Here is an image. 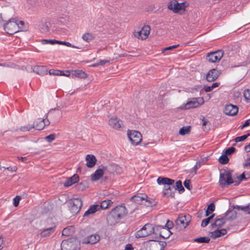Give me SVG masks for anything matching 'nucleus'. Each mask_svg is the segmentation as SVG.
Returning <instances> with one entry per match:
<instances>
[{"instance_id": "obj_3", "label": "nucleus", "mask_w": 250, "mask_h": 250, "mask_svg": "<svg viewBox=\"0 0 250 250\" xmlns=\"http://www.w3.org/2000/svg\"><path fill=\"white\" fill-rule=\"evenodd\" d=\"M20 27L18 20L16 18L10 19L3 25L4 30L10 35L14 34L19 31Z\"/></svg>"}, {"instance_id": "obj_58", "label": "nucleus", "mask_w": 250, "mask_h": 250, "mask_svg": "<svg viewBox=\"0 0 250 250\" xmlns=\"http://www.w3.org/2000/svg\"><path fill=\"white\" fill-rule=\"evenodd\" d=\"M184 185L186 188L190 190L191 188V186H190V180H186L184 182Z\"/></svg>"}, {"instance_id": "obj_62", "label": "nucleus", "mask_w": 250, "mask_h": 250, "mask_svg": "<svg viewBox=\"0 0 250 250\" xmlns=\"http://www.w3.org/2000/svg\"><path fill=\"white\" fill-rule=\"evenodd\" d=\"M250 178V175H248V177H246L244 172L241 174L238 177V179L240 181H242L244 180H247Z\"/></svg>"}, {"instance_id": "obj_45", "label": "nucleus", "mask_w": 250, "mask_h": 250, "mask_svg": "<svg viewBox=\"0 0 250 250\" xmlns=\"http://www.w3.org/2000/svg\"><path fill=\"white\" fill-rule=\"evenodd\" d=\"M250 136V133H248L247 134L241 136L237 137L235 139V142H239L241 141H243L246 140L249 136Z\"/></svg>"}, {"instance_id": "obj_63", "label": "nucleus", "mask_w": 250, "mask_h": 250, "mask_svg": "<svg viewBox=\"0 0 250 250\" xmlns=\"http://www.w3.org/2000/svg\"><path fill=\"white\" fill-rule=\"evenodd\" d=\"M250 125V119L246 121L245 123L243 124V125L240 127V128L241 129H242L244 127L249 126Z\"/></svg>"}, {"instance_id": "obj_9", "label": "nucleus", "mask_w": 250, "mask_h": 250, "mask_svg": "<svg viewBox=\"0 0 250 250\" xmlns=\"http://www.w3.org/2000/svg\"><path fill=\"white\" fill-rule=\"evenodd\" d=\"M157 182L159 185H164L163 191H171L172 190L174 187V180L168 178L164 177H159L157 180Z\"/></svg>"}, {"instance_id": "obj_14", "label": "nucleus", "mask_w": 250, "mask_h": 250, "mask_svg": "<svg viewBox=\"0 0 250 250\" xmlns=\"http://www.w3.org/2000/svg\"><path fill=\"white\" fill-rule=\"evenodd\" d=\"M150 28L148 25L144 26L140 31L136 32L134 34V36L138 39L142 40L146 39L150 33Z\"/></svg>"}, {"instance_id": "obj_27", "label": "nucleus", "mask_w": 250, "mask_h": 250, "mask_svg": "<svg viewBox=\"0 0 250 250\" xmlns=\"http://www.w3.org/2000/svg\"><path fill=\"white\" fill-rule=\"evenodd\" d=\"M237 212L234 210H228L225 213V219L227 220H233L237 217Z\"/></svg>"}, {"instance_id": "obj_30", "label": "nucleus", "mask_w": 250, "mask_h": 250, "mask_svg": "<svg viewBox=\"0 0 250 250\" xmlns=\"http://www.w3.org/2000/svg\"><path fill=\"white\" fill-rule=\"evenodd\" d=\"M32 126L33 128L41 130L44 127V123H43L42 120L38 119V121L34 123Z\"/></svg>"}, {"instance_id": "obj_8", "label": "nucleus", "mask_w": 250, "mask_h": 250, "mask_svg": "<svg viewBox=\"0 0 250 250\" xmlns=\"http://www.w3.org/2000/svg\"><path fill=\"white\" fill-rule=\"evenodd\" d=\"M219 183L221 187H224L226 185H229L234 183L230 171H225L224 173H220L219 177Z\"/></svg>"}, {"instance_id": "obj_35", "label": "nucleus", "mask_w": 250, "mask_h": 250, "mask_svg": "<svg viewBox=\"0 0 250 250\" xmlns=\"http://www.w3.org/2000/svg\"><path fill=\"white\" fill-rule=\"evenodd\" d=\"M208 237H201L193 239V241L199 243H208L210 241Z\"/></svg>"}, {"instance_id": "obj_43", "label": "nucleus", "mask_w": 250, "mask_h": 250, "mask_svg": "<svg viewBox=\"0 0 250 250\" xmlns=\"http://www.w3.org/2000/svg\"><path fill=\"white\" fill-rule=\"evenodd\" d=\"M41 42L43 44H46L48 43H50L51 44H55L57 43L58 40L43 39L42 40Z\"/></svg>"}, {"instance_id": "obj_34", "label": "nucleus", "mask_w": 250, "mask_h": 250, "mask_svg": "<svg viewBox=\"0 0 250 250\" xmlns=\"http://www.w3.org/2000/svg\"><path fill=\"white\" fill-rule=\"evenodd\" d=\"M225 217H222L220 218L217 219L215 220L213 224H212L213 227L215 226L218 228L221 227L225 223Z\"/></svg>"}, {"instance_id": "obj_38", "label": "nucleus", "mask_w": 250, "mask_h": 250, "mask_svg": "<svg viewBox=\"0 0 250 250\" xmlns=\"http://www.w3.org/2000/svg\"><path fill=\"white\" fill-rule=\"evenodd\" d=\"M215 210V205L213 203H210L206 211V216H208L210 213H211Z\"/></svg>"}, {"instance_id": "obj_56", "label": "nucleus", "mask_w": 250, "mask_h": 250, "mask_svg": "<svg viewBox=\"0 0 250 250\" xmlns=\"http://www.w3.org/2000/svg\"><path fill=\"white\" fill-rule=\"evenodd\" d=\"M27 3L31 6L40 5L39 0H28Z\"/></svg>"}, {"instance_id": "obj_28", "label": "nucleus", "mask_w": 250, "mask_h": 250, "mask_svg": "<svg viewBox=\"0 0 250 250\" xmlns=\"http://www.w3.org/2000/svg\"><path fill=\"white\" fill-rule=\"evenodd\" d=\"M86 162V166L87 167L92 168L94 167V155L92 154H88L85 158Z\"/></svg>"}, {"instance_id": "obj_46", "label": "nucleus", "mask_w": 250, "mask_h": 250, "mask_svg": "<svg viewBox=\"0 0 250 250\" xmlns=\"http://www.w3.org/2000/svg\"><path fill=\"white\" fill-rule=\"evenodd\" d=\"M157 202L154 200H147L145 202V205L147 207H152L157 205Z\"/></svg>"}, {"instance_id": "obj_51", "label": "nucleus", "mask_w": 250, "mask_h": 250, "mask_svg": "<svg viewBox=\"0 0 250 250\" xmlns=\"http://www.w3.org/2000/svg\"><path fill=\"white\" fill-rule=\"evenodd\" d=\"M49 23L48 22L45 21L41 25L40 27L43 32H47L49 30Z\"/></svg>"}, {"instance_id": "obj_61", "label": "nucleus", "mask_w": 250, "mask_h": 250, "mask_svg": "<svg viewBox=\"0 0 250 250\" xmlns=\"http://www.w3.org/2000/svg\"><path fill=\"white\" fill-rule=\"evenodd\" d=\"M179 4L180 5L179 6L181 7V10H186V8L188 6V4L186 2H183L181 3H179Z\"/></svg>"}, {"instance_id": "obj_42", "label": "nucleus", "mask_w": 250, "mask_h": 250, "mask_svg": "<svg viewBox=\"0 0 250 250\" xmlns=\"http://www.w3.org/2000/svg\"><path fill=\"white\" fill-rule=\"evenodd\" d=\"M93 35L91 34L86 33L83 35V39L87 42H89L93 39Z\"/></svg>"}, {"instance_id": "obj_7", "label": "nucleus", "mask_w": 250, "mask_h": 250, "mask_svg": "<svg viewBox=\"0 0 250 250\" xmlns=\"http://www.w3.org/2000/svg\"><path fill=\"white\" fill-rule=\"evenodd\" d=\"M204 103V99L202 97L192 98L189 99L187 103L181 106V108L188 109L192 108H196Z\"/></svg>"}, {"instance_id": "obj_1", "label": "nucleus", "mask_w": 250, "mask_h": 250, "mask_svg": "<svg viewBox=\"0 0 250 250\" xmlns=\"http://www.w3.org/2000/svg\"><path fill=\"white\" fill-rule=\"evenodd\" d=\"M127 214V211L125 206H117L108 212L106 217L107 223L110 226L114 225L121 219L125 217Z\"/></svg>"}, {"instance_id": "obj_49", "label": "nucleus", "mask_w": 250, "mask_h": 250, "mask_svg": "<svg viewBox=\"0 0 250 250\" xmlns=\"http://www.w3.org/2000/svg\"><path fill=\"white\" fill-rule=\"evenodd\" d=\"M235 150L236 149L234 147H230L225 150V154H226L227 155H231L235 152Z\"/></svg>"}, {"instance_id": "obj_18", "label": "nucleus", "mask_w": 250, "mask_h": 250, "mask_svg": "<svg viewBox=\"0 0 250 250\" xmlns=\"http://www.w3.org/2000/svg\"><path fill=\"white\" fill-rule=\"evenodd\" d=\"M220 75V72L216 69L210 70L206 75V79L208 82H213L216 80Z\"/></svg>"}, {"instance_id": "obj_20", "label": "nucleus", "mask_w": 250, "mask_h": 250, "mask_svg": "<svg viewBox=\"0 0 250 250\" xmlns=\"http://www.w3.org/2000/svg\"><path fill=\"white\" fill-rule=\"evenodd\" d=\"M238 111V108L236 105L231 104L227 105L224 109V112L226 115L233 116L236 115Z\"/></svg>"}, {"instance_id": "obj_22", "label": "nucleus", "mask_w": 250, "mask_h": 250, "mask_svg": "<svg viewBox=\"0 0 250 250\" xmlns=\"http://www.w3.org/2000/svg\"><path fill=\"white\" fill-rule=\"evenodd\" d=\"M80 241L83 244H93L94 234H90L85 236H79Z\"/></svg>"}, {"instance_id": "obj_19", "label": "nucleus", "mask_w": 250, "mask_h": 250, "mask_svg": "<svg viewBox=\"0 0 250 250\" xmlns=\"http://www.w3.org/2000/svg\"><path fill=\"white\" fill-rule=\"evenodd\" d=\"M179 6V2L176 0H170L167 4L168 9L174 13H177L181 10V7Z\"/></svg>"}, {"instance_id": "obj_44", "label": "nucleus", "mask_w": 250, "mask_h": 250, "mask_svg": "<svg viewBox=\"0 0 250 250\" xmlns=\"http://www.w3.org/2000/svg\"><path fill=\"white\" fill-rule=\"evenodd\" d=\"M62 71L54 69H51L49 71V73L50 75L55 76L63 75V74H62Z\"/></svg>"}, {"instance_id": "obj_23", "label": "nucleus", "mask_w": 250, "mask_h": 250, "mask_svg": "<svg viewBox=\"0 0 250 250\" xmlns=\"http://www.w3.org/2000/svg\"><path fill=\"white\" fill-rule=\"evenodd\" d=\"M90 234H94V228L92 225H89L81 229L79 232V236H85Z\"/></svg>"}, {"instance_id": "obj_53", "label": "nucleus", "mask_w": 250, "mask_h": 250, "mask_svg": "<svg viewBox=\"0 0 250 250\" xmlns=\"http://www.w3.org/2000/svg\"><path fill=\"white\" fill-rule=\"evenodd\" d=\"M32 128H33V127L32 125H28L27 126H21L20 129L21 131H29Z\"/></svg>"}, {"instance_id": "obj_32", "label": "nucleus", "mask_w": 250, "mask_h": 250, "mask_svg": "<svg viewBox=\"0 0 250 250\" xmlns=\"http://www.w3.org/2000/svg\"><path fill=\"white\" fill-rule=\"evenodd\" d=\"M72 74L78 78H84L86 77V74L84 71L80 70H73Z\"/></svg>"}, {"instance_id": "obj_57", "label": "nucleus", "mask_w": 250, "mask_h": 250, "mask_svg": "<svg viewBox=\"0 0 250 250\" xmlns=\"http://www.w3.org/2000/svg\"><path fill=\"white\" fill-rule=\"evenodd\" d=\"M108 62H109V60H102L99 62L95 63V67L98 66L99 65H103L104 64H105L106 63H108Z\"/></svg>"}, {"instance_id": "obj_36", "label": "nucleus", "mask_w": 250, "mask_h": 250, "mask_svg": "<svg viewBox=\"0 0 250 250\" xmlns=\"http://www.w3.org/2000/svg\"><path fill=\"white\" fill-rule=\"evenodd\" d=\"M190 126H183L179 130V134L181 135H185L186 134H189L190 132Z\"/></svg>"}, {"instance_id": "obj_4", "label": "nucleus", "mask_w": 250, "mask_h": 250, "mask_svg": "<svg viewBox=\"0 0 250 250\" xmlns=\"http://www.w3.org/2000/svg\"><path fill=\"white\" fill-rule=\"evenodd\" d=\"M191 216L189 214H181L175 221L176 228L179 230L184 229L189 225Z\"/></svg>"}, {"instance_id": "obj_40", "label": "nucleus", "mask_w": 250, "mask_h": 250, "mask_svg": "<svg viewBox=\"0 0 250 250\" xmlns=\"http://www.w3.org/2000/svg\"><path fill=\"white\" fill-rule=\"evenodd\" d=\"M94 214V204L90 206L89 208L86 210L83 216V217H88L89 215Z\"/></svg>"}, {"instance_id": "obj_47", "label": "nucleus", "mask_w": 250, "mask_h": 250, "mask_svg": "<svg viewBox=\"0 0 250 250\" xmlns=\"http://www.w3.org/2000/svg\"><path fill=\"white\" fill-rule=\"evenodd\" d=\"M163 194L164 196L166 197H171L172 198L174 197L175 195V191L174 190H171V191H163Z\"/></svg>"}, {"instance_id": "obj_5", "label": "nucleus", "mask_w": 250, "mask_h": 250, "mask_svg": "<svg viewBox=\"0 0 250 250\" xmlns=\"http://www.w3.org/2000/svg\"><path fill=\"white\" fill-rule=\"evenodd\" d=\"M82 205V200L80 198H73L68 201V208L72 215L79 212Z\"/></svg>"}, {"instance_id": "obj_11", "label": "nucleus", "mask_w": 250, "mask_h": 250, "mask_svg": "<svg viewBox=\"0 0 250 250\" xmlns=\"http://www.w3.org/2000/svg\"><path fill=\"white\" fill-rule=\"evenodd\" d=\"M127 136L131 144L134 146L138 145L142 139L141 134L136 130H128Z\"/></svg>"}, {"instance_id": "obj_29", "label": "nucleus", "mask_w": 250, "mask_h": 250, "mask_svg": "<svg viewBox=\"0 0 250 250\" xmlns=\"http://www.w3.org/2000/svg\"><path fill=\"white\" fill-rule=\"evenodd\" d=\"M232 208L233 209H236L238 210H241L247 214H250V204L244 207L238 205H233Z\"/></svg>"}, {"instance_id": "obj_21", "label": "nucleus", "mask_w": 250, "mask_h": 250, "mask_svg": "<svg viewBox=\"0 0 250 250\" xmlns=\"http://www.w3.org/2000/svg\"><path fill=\"white\" fill-rule=\"evenodd\" d=\"M114 21L108 22L105 25V28L109 34L116 32L118 30V26L116 24Z\"/></svg>"}, {"instance_id": "obj_48", "label": "nucleus", "mask_w": 250, "mask_h": 250, "mask_svg": "<svg viewBox=\"0 0 250 250\" xmlns=\"http://www.w3.org/2000/svg\"><path fill=\"white\" fill-rule=\"evenodd\" d=\"M202 165V162L198 161L196 163V164L194 166V167L191 169V172H194V174H196V171Z\"/></svg>"}, {"instance_id": "obj_60", "label": "nucleus", "mask_w": 250, "mask_h": 250, "mask_svg": "<svg viewBox=\"0 0 250 250\" xmlns=\"http://www.w3.org/2000/svg\"><path fill=\"white\" fill-rule=\"evenodd\" d=\"M211 233V237H213L214 238H216L217 237L220 236V232L219 231V230H216L214 231H212Z\"/></svg>"}, {"instance_id": "obj_59", "label": "nucleus", "mask_w": 250, "mask_h": 250, "mask_svg": "<svg viewBox=\"0 0 250 250\" xmlns=\"http://www.w3.org/2000/svg\"><path fill=\"white\" fill-rule=\"evenodd\" d=\"M179 44L174 45L170 46L163 48L162 50V52H164L166 51L171 50L173 49L176 48L177 47L179 46Z\"/></svg>"}, {"instance_id": "obj_50", "label": "nucleus", "mask_w": 250, "mask_h": 250, "mask_svg": "<svg viewBox=\"0 0 250 250\" xmlns=\"http://www.w3.org/2000/svg\"><path fill=\"white\" fill-rule=\"evenodd\" d=\"M244 97H245L246 100L247 102L250 101V90L247 89L244 91Z\"/></svg>"}, {"instance_id": "obj_31", "label": "nucleus", "mask_w": 250, "mask_h": 250, "mask_svg": "<svg viewBox=\"0 0 250 250\" xmlns=\"http://www.w3.org/2000/svg\"><path fill=\"white\" fill-rule=\"evenodd\" d=\"M74 227L73 226H68L64 228L62 231V235L64 236H69L74 232Z\"/></svg>"}, {"instance_id": "obj_55", "label": "nucleus", "mask_w": 250, "mask_h": 250, "mask_svg": "<svg viewBox=\"0 0 250 250\" xmlns=\"http://www.w3.org/2000/svg\"><path fill=\"white\" fill-rule=\"evenodd\" d=\"M173 226V222L168 220L164 228H167L166 229H168L169 230V229L172 228Z\"/></svg>"}, {"instance_id": "obj_52", "label": "nucleus", "mask_w": 250, "mask_h": 250, "mask_svg": "<svg viewBox=\"0 0 250 250\" xmlns=\"http://www.w3.org/2000/svg\"><path fill=\"white\" fill-rule=\"evenodd\" d=\"M21 199V197L20 196H16L13 199L14 202L13 205L15 207L18 206L19 204L20 201Z\"/></svg>"}, {"instance_id": "obj_13", "label": "nucleus", "mask_w": 250, "mask_h": 250, "mask_svg": "<svg viewBox=\"0 0 250 250\" xmlns=\"http://www.w3.org/2000/svg\"><path fill=\"white\" fill-rule=\"evenodd\" d=\"M108 125L110 127L118 130L124 126L123 121L117 116H113L110 118L108 120Z\"/></svg>"}, {"instance_id": "obj_16", "label": "nucleus", "mask_w": 250, "mask_h": 250, "mask_svg": "<svg viewBox=\"0 0 250 250\" xmlns=\"http://www.w3.org/2000/svg\"><path fill=\"white\" fill-rule=\"evenodd\" d=\"M107 171V168L103 166H100L95 171V181H97L102 177L104 180L107 179V177L105 175Z\"/></svg>"}, {"instance_id": "obj_25", "label": "nucleus", "mask_w": 250, "mask_h": 250, "mask_svg": "<svg viewBox=\"0 0 250 250\" xmlns=\"http://www.w3.org/2000/svg\"><path fill=\"white\" fill-rule=\"evenodd\" d=\"M33 70L40 75H44L47 74V69L44 66H35Z\"/></svg>"}, {"instance_id": "obj_6", "label": "nucleus", "mask_w": 250, "mask_h": 250, "mask_svg": "<svg viewBox=\"0 0 250 250\" xmlns=\"http://www.w3.org/2000/svg\"><path fill=\"white\" fill-rule=\"evenodd\" d=\"M62 250H79V244L77 240L70 238L62 241L61 243Z\"/></svg>"}, {"instance_id": "obj_33", "label": "nucleus", "mask_w": 250, "mask_h": 250, "mask_svg": "<svg viewBox=\"0 0 250 250\" xmlns=\"http://www.w3.org/2000/svg\"><path fill=\"white\" fill-rule=\"evenodd\" d=\"M173 188L174 191L177 190L179 191V193H182L185 191V188L182 185V181L180 180L177 181L176 182Z\"/></svg>"}, {"instance_id": "obj_41", "label": "nucleus", "mask_w": 250, "mask_h": 250, "mask_svg": "<svg viewBox=\"0 0 250 250\" xmlns=\"http://www.w3.org/2000/svg\"><path fill=\"white\" fill-rule=\"evenodd\" d=\"M214 216V214H213L209 217H208L207 218L204 219L202 222L201 226L203 227H205L206 226H207L209 223L210 220H211Z\"/></svg>"}, {"instance_id": "obj_39", "label": "nucleus", "mask_w": 250, "mask_h": 250, "mask_svg": "<svg viewBox=\"0 0 250 250\" xmlns=\"http://www.w3.org/2000/svg\"><path fill=\"white\" fill-rule=\"evenodd\" d=\"M219 162L221 164L224 165L227 164L229 161V159L226 154H224L221 155L219 159Z\"/></svg>"}, {"instance_id": "obj_12", "label": "nucleus", "mask_w": 250, "mask_h": 250, "mask_svg": "<svg viewBox=\"0 0 250 250\" xmlns=\"http://www.w3.org/2000/svg\"><path fill=\"white\" fill-rule=\"evenodd\" d=\"M224 52L222 50L210 52L207 55V59L211 62H216L220 61L223 56Z\"/></svg>"}, {"instance_id": "obj_37", "label": "nucleus", "mask_w": 250, "mask_h": 250, "mask_svg": "<svg viewBox=\"0 0 250 250\" xmlns=\"http://www.w3.org/2000/svg\"><path fill=\"white\" fill-rule=\"evenodd\" d=\"M219 86V83H214L212 84L211 86H208L207 85H205L204 86L203 89L205 90V91L207 92L211 91L213 88L217 87Z\"/></svg>"}, {"instance_id": "obj_10", "label": "nucleus", "mask_w": 250, "mask_h": 250, "mask_svg": "<svg viewBox=\"0 0 250 250\" xmlns=\"http://www.w3.org/2000/svg\"><path fill=\"white\" fill-rule=\"evenodd\" d=\"M46 223L48 224L49 226H46V228L43 229L40 233V235L43 237L49 236L55 231V225L53 223L52 219H47Z\"/></svg>"}, {"instance_id": "obj_64", "label": "nucleus", "mask_w": 250, "mask_h": 250, "mask_svg": "<svg viewBox=\"0 0 250 250\" xmlns=\"http://www.w3.org/2000/svg\"><path fill=\"white\" fill-rule=\"evenodd\" d=\"M125 250H133V248L131 244H127L125 247Z\"/></svg>"}, {"instance_id": "obj_54", "label": "nucleus", "mask_w": 250, "mask_h": 250, "mask_svg": "<svg viewBox=\"0 0 250 250\" xmlns=\"http://www.w3.org/2000/svg\"><path fill=\"white\" fill-rule=\"evenodd\" d=\"M55 138V135L54 134H51L45 137V139L49 142L50 143L53 141Z\"/></svg>"}, {"instance_id": "obj_17", "label": "nucleus", "mask_w": 250, "mask_h": 250, "mask_svg": "<svg viewBox=\"0 0 250 250\" xmlns=\"http://www.w3.org/2000/svg\"><path fill=\"white\" fill-rule=\"evenodd\" d=\"M147 196L146 194L139 193L136 195L133 196L130 198V200L134 202L135 203L138 205L145 204V202H146V198Z\"/></svg>"}, {"instance_id": "obj_24", "label": "nucleus", "mask_w": 250, "mask_h": 250, "mask_svg": "<svg viewBox=\"0 0 250 250\" xmlns=\"http://www.w3.org/2000/svg\"><path fill=\"white\" fill-rule=\"evenodd\" d=\"M79 180V177L77 174H74L72 177H69L64 183L63 185L64 187H68L71 186L72 184L77 183Z\"/></svg>"}, {"instance_id": "obj_26", "label": "nucleus", "mask_w": 250, "mask_h": 250, "mask_svg": "<svg viewBox=\"0 0 250 250\" xmlns=\"http://www.w3.org/2000/svg\"><path fill=\"white\" fill-rule=\"evenodd\" d=\"M160 226L161 228H159L158 231L161 229H163V231L160 232L159 237L164 239L168 238L172 234V233L168 229H166V228L164 227L161 226Z\"/></svg>"}, {"instance_id": "obj_15", "label": "nucleus", "mask_w": 250, "mask_h": 250, "mask_svg": "<svg viewBox=\"0 0 250 250\" xmlns=\"http://www.w3.org/2000/svg\"><path fill=\"white\" fill-rule=\"evenodd\" d=\"M114 201L111 199H106L99 204L95 205V213L100 210H105L112 206Z\"/></svg>"}, {"instance_id": "obj_2", "label": "nucleus", "mask_w": 250, "mask_h": 250, "mask_svg": "<svg viewBox=\"0 0 250 250\" xmlns=\"http://www.w3.org/2000/svg\"><path fill=\"white\" fill-rule=\"evenodd\" d=\"M160 226H153L151 224H146L141 229L137 231L135 233V237L137 238L146 237L151 234H156Z\"/></svg>"}]
</instances>
